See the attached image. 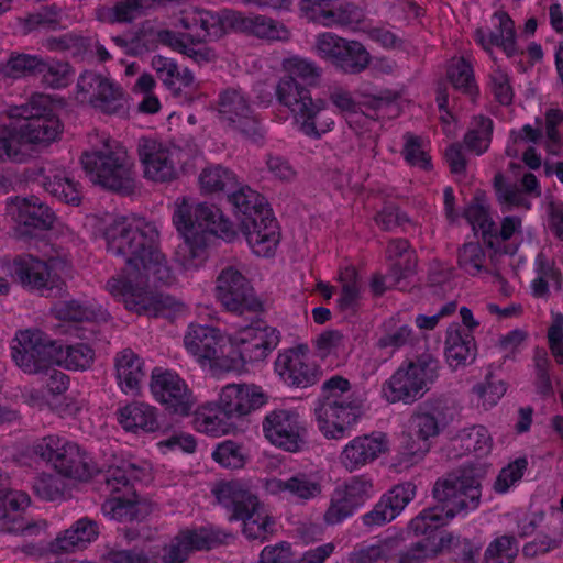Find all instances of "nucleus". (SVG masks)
<instances>
[{"mask_svg": "<svg viewBox=\"0 0 563 563\" xmlns=\"http://www.w3.org/2000/svg\"><path fill=\"white\" fill-rule=\"evenodd\" d=\"M194 424L198 432L210 437H220L230 433L236 428L217 402H207L197 408Z\"/></svg>", "mask_w": 563, "mask_h": 563, "instance_id": "37998d69", "label": "nucleus"}, {"mask_svg": "<svg viewBox=\"0 0 563 563\" xmlns=\"http://www.w3.org/2000/svg\"><path fill=\"white\" fill-rule=\"evenodd\" d=\"M440 368L439 358L430 352L406 360L383 384V396L391 404H412L438 379Z\"/></svg>", "mask_w": 563, "mask_h": 563, "instance_id": "0eeeda50", "label": "nucleus"}, {"mask_svg": "<svg viewBox=\"0 0 563 563\" xmlns=\"http://www.w3.org/2000/svg\"><path fill=\"white\" fill-rule=\"evenodd\" d=\"M457 265L470 276H479L488 273L486 253L479 242H466L457 252Z\"/></svg>", "mask_w": 563, "mask_h": 563, "instance_id": "864d4df0", "label": "nucleus"}, {"mask_svg": "<svg viewBox=\"0 0 563 563\" xmlns=\"http://www.w3.org/2000/svg\"><path fill=\"white\" fill-rule=\"evenodd\" d=\"M318 55L330 60L345 74H360L371 62V55L358 41H349L333 33L320 34L317 38Z\"/></svg>", "mask_w": 563, "mask_h": 563, "instance_id": "4be33fe9", "label": "nucleus"}, {"mask_svg": "<svg viewBox=\"0 0 563 563\" xmlns=\"http://www.w3.org/2000/svg\"><path fill=\"white\" fill-rule=\"evenodd\" d=\"M102 236L108 252L125 260L121 272L107 282V290L137 313L164 308L170 297L157 289L169 285L174 277L159 250L155 223L137 216L115 217L104 227Z\"/></svg>", "mask_w": 563, "mask_h": 563, "instance_id": "f257e3e1", "label": "nucleus"}, {"mask_svg": "<svg viewBox=\"0 0 563 563\" xmlns=\"http://www.w3.org/2000/svg\"><path fill=\"white\" fill-rule=\"evenodd\" d=\"M221 341L220 330L201 324H190L184 339L187 351L195 357L206 361L217 358Z\"/></svg>", "mask_w": 563, "mask_h": 563, "instance_id": "ea45409f", "label": "nucleus"}, {"mask_svg": "<svg viewBox=\"0 0 563 563\" xmlns=\"http://www.w3.org/2000/svg\"><path fill=\"white\" fill-rule=\"evenodd\" d=\"M118 420L124 430L134 433L154 432L158 428L155 407L141 401H132L120 408Z\"/></svg>", "mask_w": 563, "mask_h": 563, "instance_id": "79ce46f5", "label": "nucleus"}, {"mask_svg": "<svg viewBox=\"0 0 563 563\" xmlns=\"http://www.w3.org/2000/svg\"><path fill=\"white\" fill-rule=\"evenodd\" d=\"M274 369L279 379L290 388L311 387L322 375L321 367L307 344H297L279 351Z\"/></svg>", "mask_w": 563, "mask_h": 563, "instance_id": "4468645a", "label": "nucleus"}, {"mask_svg": "<svg viewBox=\"0 0 563 563\" xmlns=\"http://www.w3.org/2000/svg\"><path fill=\"white\" fill-rule=\"evenodd\" d=\"M218 113L221 121L243 135L261 136L260 120L241 89L228 88L219 93Z\"/></svg>", "mask_w": 563, "mask_h": 563, "instance_id": "393cba45", "label": "nucleus"}, {"mask_svg": "<svg viewBox=\"0 0 563 563\" xmlns=\"http://www.w3.org/2000/svg\"><path fill=\"white\" fill-rule=\"evenodd\" d=\"M114 369L118 385L124 394L139 390L144 377L143 361L131 349L119 352L114 358Z\"/></svg>", "mask_w": 563, "mask_h": 563, "instance_id": "a19ab883", "label": "nucleus"}, {"mask_svg": "<svg viewBox=\"0 0 563 563\" xmlns=\"http://www.w3.org/2000/svg\"><path fill=\"white\" fill-rule=\"evenodd\" d=\"M528 465L529 462L526 456H519L514 461L509 462L499 471L495 479V492L498 494L508 493L511 487H514L521 481L525 472L528 468Z\"/></svg>", "mask_w": 563, "mask_h": 563, "instance_id": "e2e57ef3", "label": "nucleus"}, {"mask_svg": "<svg viewBox=\"0 0 563 563\" xmlns=\"http://www.w3.org/2000/svg\"><path fill=\"white\" fill-rule=\"evenodd\" d=\"M266 487L271 494H283L299 504L313 500L322 493L320 478L305 472L296 473L287 478H272L267 482Z\"/></svg>", "mask_w": 563, "mask_h": 563, "instance_id": "f704fd0d", "label": "nucleus"}, {"mask_svg": "<svg viewBox=\"0 0 563 563\" xmlns=\"http://www.w3.org/2000/svg\"><path fill=\"white\" fill-rule=\"evenodd\" d=\"M495 18L498 20L496 31H484L477 29L474 34V41L479 45L490 57H493V47L500 48L508 58L515 57L522 52L519 51L517 45L515 23L507 12H496Z\"/></svg>", "mask_w": 563, "mask_h": 563, "instance_id": "72a5a7b5", "label": "nucleus"}, {"mask_svg": "<svg viewBox=\"0 0 563 563\" xmlns=\"http://www.w3.org/2000/svg\"><path fill=\"white\" fill-rule=\"evenodd\" d=\"M10 349L14 364L26 374L48 371L55 364L56 342L40 330L18 331Z\"/></svg>", "mask_w": 563, "mask_h": 563, "instance_id": "ddd939ff", "label": "nucleus"}, {"mask_svg": "<svg viewBox=\"0 0 563 563\" xmlns=\"http://www.w3.org/2000/svg\"><path fill=\"white\" fill-rule=\"evenodd\" d=\"M7 210L23 236H35L47 231L55 221L53 210L36 196L10 197Z\"/></svg>", "mask_w": 563, "mask_h": 563, "instance_id": "a878e982", "label": "nucleus"}, {"mask_svg": "<svg viewBox=\"0 0 563 563\" xmlns=\"http://www.w3.org/2000/svg\"><path fill=\"white\" fill-rule=\"evenodd\" d=\"M205 192H228L240 229L252 252L260 257H272L280 242V228L266 198L250 187L236 186L235 174L221 165L208 166L199 176Z\"/></svg>", "mask_w": 563, "mask_h": 563, "instance_id": "7ed1b4c3", "label": "nucleus"}, {"mask_svg": "<svg viewBox=\"0 0 563 563\" xmlns=\"http://www.w3.org/2000/svg\"><path fill=\"white\" fill-rule=\"evenodd\" d=\"M177 536L189 553L211 550L220 543L219 531L206 527L184 529L180 530Z\"/></svg>", "mask_w": 563, "mask_h": 563, "instance_id": "13d9d810", "label": "nucleus"}, {"mask_svg": "<svg viewBox=\"0 0 563 563\" xmlns=\"http://www.w3.org/2000/svg\"><path fill=\"white\" fill-rule=\"evenodd\" d=\"M386 449L383 434L356 437L344 446L340 460L347 471L353 472L376 460Z\"/></svg>", "mask_w": 563, "mask_h": 563, "instance_id": "e433bc0d", "label": "nucleus"}, {"mask_svg": "<svg viewBox=\"0 0 563 563\" xmlns=\"http://www.w3.org/2000/svg\"><path fill=\"white\" fill-rule=\"evenodd\" d=\"M418 340L411 323L404 320L400 313H395L382 323L374 349L379 353L382 361L386 362L401 349L413 346Z\"/></svg>", "mask_w": 563, "mask_h": 563, "instance_id": "473e14b6", "label": "nucleus"}, {"mask_svg": "<svg viewBox=\"0 0 563 563\" xmlns=\"http://www.w3.org/2000/svg\"><path fill=\"white\" fill-rule=\"evenodd\" d=\"M494 122L486 115H475L468 130L464 134L463 143L465 147L476 155L484 154L492 142Z\"/></svg>", "mask_w": 563, "mask_h": 563, "instance_id": "8fccbe9b", "label": "nucleus"}, {"mask_svg": "<svg viewBox=\"0 0 563 563\" xmlns=\"http://www.w3.org/2000/svg\"><path fill=\"white\" fill-rule=\"evenodd\" d=\"M132 464L110 466L102 475L103 490L109 497L102 504V512L106 517L120 522L140 520V503L129 471Z\"/></svg>", "mask_w": 563, "mask_h": 563, "instance_id": "9b49d317", "label": "nucleus"}, {"mask_svg": "<svg viewBox=\"0 0 563 563\" xmlns=\"http://www.w3.org/2000/svg\"><path fill=\"white\" fill-rule=\"evenodd\" d=\"M373 482L365 475L352 476L335 486L323 515L324 522L335 526L353 517L373 496Z\"/></svg>", "mask_w": 563, "mask_h": 563, "instance_id": "f3484780", "label": "nucleus"}, {"mask_svg": "<svg viewBox=\"0 0 563 563\" xmlns=\"http://www.w3.org/2000/svg\"><path fill=\"white\" fill-rule=\"evenodd\" d=\"M506 390L507 385L504 380L487 375L484 380L473 386L472 394L476 397L477 405L488 410L497 405Z\"/></svg>", "mask_w": 563, "mask_h": 563, "instance_id": "bf43d9fd", "label": "nucleus"}, {"mask_svg": "<svg viewBox=\"0 0 563 563\" xmlns=\"http://www.w3.org/2000/svg\"><path fill=\"white\" fill-rule=\"evenodd\" d=\"M32 451L64 477L88 481L92 475L85 451L66 437L48 434L37 439Z\"/></svg>", "mask_w": 563, "mask_h": 563, "instance_id": "1a4fd4ad", "label": "nucleus"}, {"mask_svg": "<svg viewBox=\"0 0 563 563\" xmlns=\"http://www.w3.org/2000/svg\"><path fill=\"white\" fill-rule=\"evenodd\" d=\"M361 416V401L352 394L346 398L324 399L316 409L318 428L327 439L347 437Z\"/></svg>", "mask_w": 563, "mask_h": 563, "instance_id": "2eb2a0df", "label": "nucleus"}, {"mask_svg": "<svg viewBox=\"0 0 563 563\" xmlns=\"http://www.w3.org/2000/svg\"><path fill=\"white\" fill-rule=\"evenodd\" d=\"M266 402L261 387L246 384H228L220 393L218 406L234 421L250 415Z\"/></svg>", "mask_w": 563, "mask_h": 563, "instance_id": "7c9ffc66", "label": "nucleus"}, {"mask_svg": "<svg viewBox=\"0 0 563 563\" xmlns=\"http://www.w3.org/2000/svg\"><path fill=\"white\" fill-rule=\"evenodd\" d=\"M416 495V485L411 482L395 485L375 504L372 510L362 516L364 526L379 527L390 522L406 508Z\"/></svg>", "mask_w": 563, "mask_h": 563, "instance_id": "2f4dec72", "label": "nucleus"}, {"mask_svg": "<svg viewBox=\"0 0 563 563\" xmlns=\"http://www.w3.org/2000/svg\"><path fill=\"white\" fill-rule=\"evenodd\" d=\"M212 459L221 466L232 470L242 468L245 463L242 446L231 440L218 444L212 452Z\"/></svg>", "mask_w": 563, "mask_h": 563, "instance_id": "69168bd1", "label": "nucleus"}, {"mask_svg": "<svg viewBox=\"0 0 563 563\" xmlns=\"http://www.w3.org/2000/svg\"><path fill=\"white\" fill-rule=\"evenodd\" d=\"M42 100V96H34L27 103L9 106L7 114L13 120L20 143L48 145L62 134V121L51 108L40 104Z\"/></svg>", "mask_w": 563, "mask_h": 563, "instance_id": "6e6552de", "label": "nucleus"}, {"mask_svg": "<svg viewBox=\"0 0 563 563\" xmlns=\"http://www.w3.org/2000/svg\"><path fill=\"white\" fill-rule=\"evenodd\" d=\"M236 349L243 364L263 361L280 342V332L263 321L243 328L235 335Z\"/></svg>", "mask_w": 563, "mask_h": 563, "instance_id": "cd10ccee", "label": "nucleus"}, {"mask_svg": "<svg viewBox=\"0 0 563 563\" xmlns=\"http://www.w3.org/2000/svg\"><path fill=\"white\" fill-rule=\"evenodd\" d=\"M489 85L497 102L504 106L512 102L514 90L510 85L509 75L505 69L499 66L495 67L489 75Z\"/></svg>", "mask_w": 563, "mask_h": 563, "instance_id": "774afa93", "label": "nucleus"}, {"mask_svg": "<svg viewBox=\"0 0 563 563\" xmlns=\"http://www.w3.org/2000/svg\"><path fill=\"white\" fill-rule=\"evenodd\" d=\"M444 428L443 415L428 405L420 406L409 420V437L406 440L402 454L411 463H417L429 452L432 438L439 435Z\"/></svg>", "mask_w": 563, "mask_h": 563, "instance_id": "b1692460", "label": "nucleus"}, {"mask_svg": "<svg viewBox=\"0 0 563 563\" xmlns=\"http://www.w3.org/2000/svg\"><path fill=\"white\" fill-rule=\"evenodd\" d=\"M42 65L43 57L38 55L12 52L0 65V74L12 79L35 77Z\"/></svg>", "mask_w": 563, "mask_h": 563, "instance_id": "09e8293b", "label": "nucleus"}, {"mask_svg": "<svg viewBox=\"0 0 563 563\" xmlns=\"http://www.w3.org/2000/svg\"><path fill=\"white\" fill-rule=\"evenodd\" d=\"M98 534L97 522L84 517L74 522L69 529L59 533L54 541L49 542L48 550L54 554L73 552L86 548L87 544L97 539Z\"/></svg>", "mask_w": 563, "mask_h": 563, "instance_id": "58836bf2", "label": "nucleus"}, {"mask_svg": "<svg viewBox=\"0 0 563 563\" xmlns=\"http://www.w3.org/2000/svg\"><path fill=\"white\" fill-rule=\"evenodd\" d=\"M536 277L530 283V290L533 298L543 299L550 295L549 282L558 286L562 282L561 269L553 260H550L543 252H539L533 261Z\"/></svg>", "mask_w": 563, "mask_h": 563, "instance_id": "a18cd8bd", "label": "nucleus"}, {"mask_svg": "<svg viewBox=\"0 0 563 563\" xmlns=\"http://www.w3.org/2000/svg\"><path fill=\"white\" fill-rule=\"evenodd\" d=\"M214 495L230 512V520L243 522V534L249 540L265 541L274 531L275 521L265 514L257 496L240 481L221 483Z\"/></svg>", "mask_w": 563, "mask_h": 563, "instance_id": "423d86ee", "label": "nucleus"}, {"mask_svg": "<svg viewBox=\"0 0 563 563\" xmlns=\"http://www.w3.org/2000/svg\"><path fill=\"white\" fill-rule=\"evenodd\" d=\"M494 187L504 213L510 212L515 208H523L526 210L531 208V202L525 197L523 191L516 185L505 181L500 175L495 177Z\"/></svg>", "mask_w": 563, "mask_h": 563, "instance_id": "6e6d98bb", "label": "nucleus"}, {"mask_svg": "<svg viewBox=\"0 0 563 563\" xmlns=\"http://www.w3.org/2000/svg\"><path fill=\"white\" fill-rule=\"evenodd\" d=\"M522 231V219L518 216H505L500 221V228L496 223L492 234L495 238L488 239L487 247L494 251H499L504 242L509 241L515 234Z\"/></svg>", "mask_w": 563, "mask_h": 563, "instance_id": "338daca9", "label": "nucleus"}, {"mask_svg": "<svg viewBox=\"0 0 563 563\" xmlns=\"http://www.w3.org/2000/svg\"><path fill=\"white\" fill-rule=\"evenodd\" d=\"M518 553V542L514 536L504 534L494 539L484 552L485 563H512Z\"/></svg>", "mask_w": 563, "mask_h": 563, "instance_id": "052dcab7", "label": "nucleus"}, {"mask_svg": "<svg viewBox=\"0 0 563 563\" xmlns=\"http://www.w3.org/2000/svg\"><path fill=\"white\" fill-rule=\"evenodd\" d=\"M385 256L389 262L387 276L394 286H399L402 280L416 273L417 255L407 239H390L385 250Z\"/></svg>", "mask_w": 563, "mask_h": 563, "instance_id": "4c0bfd02", "label": "nucleus"}, {"mask_svg": "<svg viewBox=\"0 0 563 563\" xmlns=\"http://www.w3.org/2000/svg\"><path fill=\"white\" fill-rule=\"evenodd\" d=\"M54 261H44L31 254L18 255L13 260V277L24 289L44 297L57 295L64 282L54 268Z\"/></svg>", "mask_w": 563, "mask_h": 563, "instance_id": "6ab92c4d", "label": "nucleus"}, {"mask_svg": "<svg viewBox=\"0 0 563 563\" xmlns=\"http://www.w3.org/2000/svg\"><path fill=\"white\" fill-rule=\"evenodd\" d=\"M152 68L163 84L174 91L188 88L194 82V74L187 67L180 69L175 59L162 55H155L151 62Z\"/></svg>", "mask_w": 563, "mask_h": 563, "instance_id": "c03bdc74", "label": "nucleus"}, {"mask_svg": "<svg viewBox=\"0 0 563 563\" xmlns=\"http://www.w3.org/2000/svg\"><path fill=\"white\" fill-rule=\"evenodd\" d=\"M284 68L288 76L280 78L276 86L278 102L291 111L303 135L320 139L334 126V121L324 115L325 102L313 99L307 88V85L316 84L320 69L313 62L298 56L285 59Z\"/></svg>", "mask_w": 563, "mask_h": 563, "instance_id": "20e7f679", "label": "nucleus"}, {"mask_svg": "<svg viewBox=\"0 0 563 563\" xmlns=\"http://www.w3.org/2000/svg\"><path fill=\"white\" fill-rule=\"evenodd\" d=\"M446 77L456 91L468 97L472 101H475L479 96L474 66L468 58L461 56L452 63L448 67Z\"/></svg>", "mask_w": 563, "mask_h": 563, "instance_id": "de8ad7c7", "label": "nucleus"}, {"mask_svg": "<svg viewBox=\"0 0 563 563\" xmlns=\"http://www.w3.org/2000/svg\"><path fill=\"white\" fill-rule=\"evenodd\" d=\"M265 439L287 452H298L305 443L306 422L296 409L277 408L262 421Z\"/></svg>", "mask_w": 563, "mask_h": 563, "instance_id": "aec40b11", "label": "nucleus"}, {"mask_svg": "<svg viewBox=\"0 0 563 563\" xmlns=\"http://www.w3.org/2000/svg\"><path fill=\"white\" fill-rule=\"evenodd\" d=\"M175 150L153 139H144L139 146L144 177L155 183H170L178 176Z\"/></svg>", "mask_w": 563, "mask_h": 563, "instance_id": "c756f323", "label": "nucleus"}, {"mask_svg": "<svg viewBox=\"0 0 563 563\" xmlns=\"http://www.w3.org/2000/svg\"><path fill=\"white\" fill-rule=\"evenodd\" d=\"M433 507L424 508L409 522V530L421 536L398 555V563H426L453 541L452 533L438 530L456 516L466 517L478 508L482 497L479 479L471 472H456L435 482Z\"/></svg>", "mask_w": 563, "mask_h": 563, "instance_id": "f03ea898", "label": "nucleus"}, {"mask_svg": "<svg viewBox=\"0 0 563 563\" xmlns=\"http://www.w3.org/2000/svg\"><path fill=\"white\" fill-rule=\"evenodd\" d=\"M402 139L404 144L400 154L406 165L424 173L432 172L433 162L430 154V143L411 132H406Z\"/></svg>", "mask_w": 563, "mask_h": 563, "instance_id": "49530a36", "label": "nucleus"}, {"mask_svg": "<svg viewBox=\"0 0 563 563\" xmlns=\"http://www.w3.org/2000/svg\"><path fill=\"white\" fill-rule=\"evenodd\" d=\"M216 295L221 305L231 312L262 310L250 280L236 268L229 266L217 278Z\"/></svg>", "mask_w": 563, "mask_h": 563, "instance_id": "5701e85b", "label": "nucleus"}, {"mask_svg": "<svg viewBox=\"0 0 563 563\" xmlns=\"http://www.w3.org/2000/svg\"><path fill=\"white\" fill-rule=\"evenodd\" d=\"M30 496L22 490L0 492V531L22 534L37 536L45 532L47 522L45 520H27L24 511L30 506Z\"/></svg>", "mask_w": 563, "mask_h": 563, "instance_id": "bb28decb", "label": "nucleus"}, {"mask_svg": "<svg viewBox=\"0 0 563 563\" xmlns=\"http://www.w3.org/2000/svg\"><path fill=\"white\" fill-rule=\"evenodd\" d=\"M77 99L107 114L124 115L126 106L122 88L101 74L85 70L77 80Z\"/></svg>", "mask_w": 563, "mask_h": 563, "instance_id": "a211bd4d", "label": "nucleus"}, {"mask_svg": "<svg viewBox=\"0 0 563 563\" xmlns=\"http://www.w3.org/2000/svg\"><path fill=\"white\" fill-rule=\"evenodd\" d=\"M95 358V351L84 342L67 344L64 349L56 344L55 364H60L67 369L84 371L88 368Z\"/></svg>", "mask_w": 563, "mask_h": 563, "instance_id": "3c124183", "label": "nucleus"}, {"mask_svg": "<svg viewBox=\"0 0 563 563\" xmlns=\"http://www.w3.org/2000/svg\"><path fill=\"white\" fill-rule=\"evenodd\" d=\"M173 222L184 238V266L199 267L207 258L208 245L214 238L232 242L238 233L229 218L213 205L190 203L184 198L174 212Z\"/></svg>", "mask_w": 563, "mask_h": 563, "instance_id": "39448f33", "label": "nucleus"}, {"mask_svg": "<svg viewBox=\"0 0 563 563\" xmlns=\"http://www.w3.org/2000/svg\"><path fill=\"white\" fill-rule=\"evenodd\" d=\"M243 27L256 37L265 40H283L287 35L284 26L264 15L243 19Z\"/></svg>", "mask_w": 563, "mask_h": 563, "instance_id": "680f3d73", "label": "nucleus"}, {"mask_svg": "<svg viewBox=\"0 0 563 563\" xmlns=\"http://www.w3.org/2000/svg\"><path fill=\"white\" fill-rule=\"evenodd\" d=\"M80 163L90 180L104 188L119 190L129 178L126 153L121 148H113L109 140L100 150L84 152Z\"/></svg>", "mask_w": 563, "mask_h": 563, "instance_id": "f8f14e48", "label": "nucleus"}, {"mask_svg": "<svg viewBox=\"0 0 563 563\" xmlns=\"http://www.w3.org/2000/svg\"><path fill=\"white\" fill-rule=\"evenodd\" d=\"M477 354L474 334L460 323H451L445 333L444 356L452 369L471 364Z\"/></svg>", "mask_w": 563, "mask_h": 563, "instance_id": "c9c22d12", "label": "nucleus"}, {"mask_svg": "<svg viewBox=\"0 0 563 563\" xmlns=\"http://www.w3.org/2000/svg\"><path fill=\"white\" fill-rule=\"evenodd\" d=\"M307 16L324 26H350L363 20V11L346 0H302Z\"/></svg>", "mask_w": 563, "mask_h": 563, "instance_id": "c85d7f7f", "label": "nucleus"}, {"mask_svg": "<svg viewBox=\"0 0 563 563\" xmlns=\"http://www.w3.org/2000/svg\"><path fill=\"white\" fill-rule=\"evenodd\" d=\"M463 217L474 231H478L481 233L485 245H487L488 239L495 238V235L492 234L495 221L492 218L487 206L477 200L473 201L465 207Z\"/></svg>", "mask_w": 563, "mask_h": 563, "instance_id": "4d7b16f0", "label": "nucleus"}, {"mask_svg": "<svg viewBox=\"0 0 563 563\" xmlns=\"http://www.w3.org/2000/svg\"><path fill=\"white\" fill-rule=\"evenodd\" d=\"M100 312L93 305L76 299L55 307V317L66 322H91L98 319Z\"/></svg>", "mask_w": 563, "mask_h": 563, "instance_id": "5fc2aeb1", "label": "nucleus"}, {"mask_svg": "<svg viewBox=\"0 0 563 563\" xmlns=\"http://www.w3.org/2000/svg\"><path fill=\"white\" fill-rule=\"evenodd\" d=\"M27 181L41 186L53 199L58 202L79 206L82 200V188L79 181L67 170L52 162L29 167L24 172Z\"/></svg>", "mask_w": 563, "mask_h": 563, "instance_id": "412c9836", "label": "nucleus"}, {"mask_svg": "<svg viewBox=\"0 0 563 563\" xmlns=\"http://www.w3.org/2000/svg\"><path fill=\"white\" fill-rule=\"evenodd\" d=\"M178 25L184 30L180 33L181 42L199 44L216 41L225 33V22L216 12L206 9L190 8L183 10L178 18ZM184 53L197 64L208 63L213 54L209 48H194L183 44Z\"/></svg>", "mask_w": 563, "mask_h": 563, "instance_id": "9d476101", "label": "nucleus"}, {"mask_svg": "<svg viewBox=\"0 0 563 563\" xmlns=\"http://www.w3.org/2000/svg\"><path fill=\"white\" fill-rule=\"evenodd\" d=\"M150 390L154 400L170 413L186 417L194 409V394L175 371L155 367L151 375Z\"/></svg>", "mask_w": 563, "mask_h": 563, "instance_id": "dca6fc26", "label": "nucleus"}, {"mask_svg": "<svg viewBox=\"0 0 563 563\" xmlns=\"http://www.w3.org/2000/svg\"><path fill=\"white\" fill-rule=\"evenodd\" d=\"M40 69L37 76L41 75L43 82L53 89L64 88L70 81L71 74L68 63L47 62L43 58Z\"/></svg>", "mask_w": 563, "mask_h": 563, "instance_id": "0e129e2a", "label": "nucleus"}, {"mask_svg": "<svg viewBox=\"0 0 563 563\" xmlns=\"http://www.w3.org/2000/svg\"><path fill=\"white\" fill-rule=\"evenodd\" d=\"M399 98L400 95L390 89L368 96L363 102L365 115L374 120L397 117L399 113Z\"/></svg>", "mask_w": 563, "mask_h": 563, "instance_id": "603ef678", "label": "nucleus"}]
</instances>
